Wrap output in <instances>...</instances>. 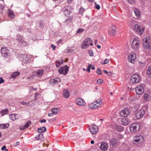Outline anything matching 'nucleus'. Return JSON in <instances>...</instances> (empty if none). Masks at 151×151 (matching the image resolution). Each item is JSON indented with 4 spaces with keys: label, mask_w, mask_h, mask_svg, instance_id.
<instances>
[{
    "label": "nucleus",
    "mask_w": 151,
    "mask_h": 151,
    "mask_svg": "<svg viewBox=\"0 0 151 151\" xmlns=\"http://www.w3.org/2000/svg\"><path fill=\"white\" fill-rule=\"evenodd\" d=\"M91 132L93 134L96 133L98 131V127L97 126L93 125L89 128Z\"/></svg>",
    "instance_id": "nucleus-14"
},
{
    "label": "nucleus",
    "mask_w": 151,
    "mask_h": 151,
    "mask_svg": "<svg viewBox=\"0 0 151 151\" xmlns=\"http://www.w3.org/2000/svg\"><path fill=\"white\" fill-rule=\"evenodd\" d=\"M84 31V29L82 28H79L78 29L77 31V33H81L83 32Z\"/></svg>",
    "instance_id": "nucleus-44"
},
{
    "label": "nucleus",
    "mask_w": 151,
    "mask_h": 151,
    "mask_svg": "<svg viewBox=\"0 0 151 151\" xmlns=\"http://www.w3.org/2000/svg\"><path fill=\"white\" fill-rule=\"evenodd\" d=\"M116 27L113 26L112 27V28L109 31V34L111 36H114L115 35L116 33Z\"/></svg>",
    "instance_id": "nucleus-20"
},
{
    "label": "nucleus",
    "mask_w": 151,
    "mask_h": 151,
    "mask_svg": "<svg viewBox=\"0 0 151 151\" xmlns=\"http://www.w3.org/2000/svg\"><path fill=\"white\" fill-rule=\"evenodd\" d=\"M93 44L92 41L90 38L86 39L82 43L81 45V47L83 49L87 48L89 46H92Z\"/></svg>",
    "instance_id": "nucleus-4"
},
{
    "label": "nucleus",
    "mask_w": 151,
    "mask_h": 151,
    "mask_svg": "<svg viewBox=\"0 0 151 151\" xmlns=\"http://www.w3.org/2000/svg\"><path fill=\"white\" fill-rule=\"evenodd\" d=\"M130 82L133 83H138L139 81V77L137 74H134L131 77Z\"/></svg>",
    "instance_id": "nucleus-9"
},
{
    "label": "nucleus",
    "mask_w": 151,
    "mask_h": 151,
    "mask_svg": "<svg viewBox=\"0 0 151 151\" xmlns=\"http://www.w3.org/2000/svg\"><path fill=\"white\" fill-rule=\"evenodd\" d=\"M58 109L57 108H52L51 109V111L54 114H56L58 112Z\"/></svg>",
    "instance_id": "nucleus-40"
},
{
    "label": "nucleus",
    "mask_w": 151,
    "mask_h": 151,
    "mask_svg": "<svg viewBox=\"0 0 151 151\" xmlns=\"http://www.w3.org/2000/svg\"><path fill=\"white\" fill-rule=\"evenodd\" d=\"M134 12L135 14V18H138L140 17L141 15L139 10L137 9H134Z\"/></svg>",
    "instance_id": "nucleus-24"
},
{
    "label": "nucleus",
    "mask_w": 151,
    "mask_h": 151,
    "mask_svg": "<svg viewBox=\"0 0 151 151\" xmlns=\"http://www.w3.org/2000/svg\"><path fill=\"white\" fill-rule=\"evenodd\" d=\"M91 64H89L88 65V66L87 69V71L88 72H90V68H91Z\"/></svg>",
    "instance_id": "nucleus-54"
},
{
    "label": "nucleus",
    "mask_w": 151,
    "mask_h": 151,
    "mask_svg": "<svg viewBox=\"0 0 151 151\" xmlns=\"http://www.w3.org/2000/svg\"><path fill=\"white\" fill-rule=\"evenodd\" d=\"M31 124V122L30 121H28L24 125V127L26 128H28Z\"/></svg>",
    "instance_id": "nucleus-43"
},
{
    "label": "nucleus",
    "mask_w": 151,
    "mask_h": 151,
    "mask_svg": "<svg viewBox=\"0 0 151 151\" xmlns=\"http://www.w3.org/2000/svg\"><path fill=\"white\" fill-rule=\"evenodd\" d=\"M8 15L9 17L12 19L14 18L15 15L12 11H9L8 12Z\"/></svg>",
    "instance_id": "nucleus-35"
},
{
    "label": "nucleus",
    "mask_w": 151,
    "mask_h": 151,
    "mask_svg": "<svg viewBox=\"0 0 151 151\" xmlns=\"http://www.w3.org/2000/svg\"><path fill=\"white\" fill-rule=\"evenodd\" d=\"M130 131L132 133L138 132L140 128V125L138 123H134L129 126Z\"/></svg>",
    "instance_id": "nucleus-5"
},
{
    "label": "nucleus",
    "mask_w": 151,
    "mask_h": 151,
    "mask_svg": "<svg viewBox=\"0 0 151 151\" xmlns=\"http://www.w3.org/2000/svg\"><path fill=\"white\" fill-rule=\"evenodd\" d=\"M109 60L108 59H106L104 61V63H102V64H106L109 63Z\"/></svg>",
    "instance_id": "nucleus-50"
},
{
    "label": "nucleus",
    "mask_w": 151,
    "mask_h": 151,
    "mask_svg": "<svg viewBox=\"0 0 151 151\" xmlns=\"http://www.w3.org/2000/svg\"><path fill=\"white\" fill-rule=\"evenodd\" d=\"M128 2L131 4H133L134 3V0H127Z\"/></svg>",
    "instance_id": "nucleus-51"
},
{
    "label": "nucleus",
    "mask_w": 151,
    "mask_h": 151,
    "mask_svg": "<svg viewBox=\"0 0 151 151\" xmlns=\"http://www.w3.org/2000/svg\"><path fill=\"white\" fill-rule=\"evenodd\" d=\"M131 111L127 108L122 109L120 112V114L123 117L127 116L130 114Z\"/></svg>",
    "instance_id": "nucleus-10"
},
{
    "label": "nucleus",
    "mask_w": 151,
    "mask_h": 151,
    "mask_svg": "<svg viewBox=\"0 0 151 151\" xmlns=\"http://www.w3.org/2000/svg\"><path fill=\"white\" fill-rule=\"evenodd\" d=\"M97 104L96 102L94 101L92 104H89L88 106L92 109H96L98 107L100 106H99Z\"/></svg>",
    "instance_id": "nucleus-22"
},
{
    "label": "nucleus",
    "mask_w": 151,
    "mask_h": 151,
    "mask_svg": "<svg viewBox=\"0 0 151 151\" xmlns=\"http://www.w3.org/2000/svg\"><path fill=\"white\" fill-rule=\"evenodd\" d=\"M63 96L65 98H68L70 96L69 91L68 89H65L64 90Z\"/></svg>",
    "instance_id": "nucleus-27"
},
{
    "label": "nucleus",
    "mask_w": 151,
    "mask_h": 151,
    "mask_svg": "<svg viewBox=\"0 0 151 151\" xmlns=\"http://www.w3.org/2000/svg\"><path fill=\"white\" fill-rule=\"evenodd\" d=\"M35 139L37 140H42L44 139V137L43 134H39L35 137Z\"/></svg>",
    "instance_id": "nucleus-30"
},
{
    "label": "nucleus",
    "mask_w": 151,
    "mask_h": 151,
    "mask_svg": "<svg viewBox=\"0 0 151 151\" xmlns=\"http://www.w3.org/2000/svg\"><path fill=\"white\" fill-rule=\"evenodd\" d=\"M35 90L36 91L37 88H35L32 87L31 86L30 88L29 91L30 92H31L33 91V90Z\"/></svg>",
    "instance_id": "nucleus-57"
},
{
    "label": "nucleus",
    "mask_w": 151,
    "mask_h": 151,
    "mask_svg": "<svg viewBox=\"0 0 151 151\" xmlns=\"http://www.w3.org/2000/svg\"><path fill=\"white\" fill-rule=\"evenodd\" d=\"M103 82V80L102 79H99L97 81V83L99 84H101Z\"/></svg>",
    "instance_id": "nucleus-46"
},
{
    "label": "nucleus",
    "mask_w": 151,
    "mask_h": 151,
    "mask_svg": "<svg viewBox=\"0 0 151 151\" xmlns=\"http://www.w3.org/2000/svg\"><path fill=\"white\" fill-rule=\"evenodd\" d=\"M4 80L2 78L0 77V83H4Z\"/></svg>",
    "instance_id": "nucleus-58"
},
{
    "label": "nucleus",
    "mask_w": 151,
    "mask_h": 151,
    "mask_svg": "<svg viewBox=\"0 0 151 151\" xmlns=\"http://www.w3.org/2000/svg\"><path fill=\"white\" fill-rule=\"evenodd\" d=\"M20 59L24 63H27L29 62V60L27 57V55H22L20 56Z\"/></svg>",
    "instance_id": "nucleus-17"
},
{
    "label": "nucleus",
    "mask_w": 151,
    "mask_h": 151,
    "mask_svg": "<svg viewBox=\"0 0 151 151\" xmlns=\"http://www.w3.org/2000/svg\"><path fill=\"white\" fill-rule=\"evenodd\" d=\"M54 114L53 112L52 113H49L48 114V116H52L53 114Z\"/></svg>",
    "instance_id": "nucleus-62"
},
{
    "label": "nucleus",
    "mask_w": 151,
    "mask_h": 151,
    "mask_svg": "<svg viewBox=\"0 0 151 151\" xmlns=\"http://www.w3.org/2000/svg\"><path fill=\"white\" fill-rule=\"evenodd\" d=\"M85 9L83 7H81L80 9V12L82 13L85 11Z\"/></svg>",
    "instance_id": "nucleus-55"
},
{
    "label": "nucleus",
    "mask_w": 151,
    "mask_h": 151,
    "mask_svg": "<svg viewBox=\"0 0 151 151\" xmlns=\"http://www.w3.org/2000/svg\"><path fill=\"white\" fill-rule=\"evenodd\" d=\"M88 52L89 55L90 56H93V53L92 50H89Z\"/></svg>",
    "instance_id": "nucleus-48"
},
{
    "label": "nucleus",
    "mask_w": 151,
    "mask_h": 151,
    "mask_svg": "<svg viewBox=\"0 0 151 151\" xmlns=\"http://www.w3.org/2000/svg\"><path fill=\"white\" fill-rule=\"evenodd\" d=\"M10 119L12 121H14L16 119H18L19 118V115L15 114H12L9 115Z\"/></svg>",
    "instance_id": "nucleus-21"
},
{
    "label": "nucleus",
    "mask_w": 151,
    "mask_h": 151,
    "mask_svg": "<svg viewBox=\"0 0 151 151\" xmlns=\"http://www.w3.org/2000/svg\"><path fill=\"white\" fill-rule=\"evenodd\" d=\"M51 46L53 50H55V49L56 46H54V45L52 44L51 45Z\"/></svg>",
    "instance_id": "nucleus-60"
},
{
    "label": "nucleus",
    "mask_w": 151,
    "mask_h": 151,
    "mask_svg": "<svg viewBox=\"0 0 151 151\" xmlns=\"http://www.w3.org/2000/svg\"><path fill=\"white\" fill-rule=\"evenodd\" d=\"M95 8H96L97 9H100V7L99 5L98 4H97L96 2H95Z\"/></svg>",
    "instance_id": "nucleus-47"
},
{
    "label": "nucleus",
    "mask_w": 151,
    "mask_h": 151,
    "mask_svg": "<svg viewBox=\"0 0 151 151\" xmlns=\"http://www.w3.org/2000/svg\"><path fill=\"white\" fill-rule=\"evenodd\" d=\"M19 142H17L15 144V145H14V146H17V145H19Z\"/></svg>",
    "instance_id": "nucleus-63"
},
{
    "label": "nucleus",
    "mask_w": 151,
    "mask_h": 151,
    "mask_svg": "<svg viewBox=\"0 0 151 151\" xmlns=\"http://www.w3.org/2000/svg\"><path fill=\"white\" fill-rule=\"evenodd\" d=\"M34 100H32V101H29V102H30V103L29 104V106H30L31 107H32L33 106L35 105L36 104V101H35V102H34Z\"/></svg>",
    "instance_id": "nucleus-42"
},
{
    "label": "nucleus",
    "mask_w": 151,
    "mask_h": 151,
    "mask_svg": "<svg viewBox=\"0 0 151 151\" xmlns=\"http://www.w3.org/2000/svg\"><path fill=\"white\" fill-rule=\"evenodd\" d=\"M39 93H38L37 92L35 94V99L36 100H37V99L38 98L37 96L39 95Z\"/></svg>",
    "instance_id": "nucleus-53"
},
{
    "label": "nucleus",
    "mask_w": 151,
    "mask_h": 151,
    "mask_svg": "<svg viewBox=\"0 0 151 151\" xmlns=\"http://www.w3.org/2000/svg\"><path fill=\"white\" fill-rule=\"evenodd\" d=\"M121 122L122 124L126 126L129 124L130 122L129 119L127 118H124L122 119Z\"/></svg>",
    "instance_id": "nucleus-16"
},
{
    "label": "nucleus",
    "mask_w": 151,
    "mask_h": 151,
    "mask_svg": "<svg viewBox=\"0 0 151 151\" xmlns=\"http://www.w3.org/2000/svg\"><path fill=\"white\" fill-rule=\"evenodd\" d=\"M6 148V147L5 145L3 146L1 148V150L3 151Z\"/></svg>",
    "instance_id": "nucleus-61"
},
{
    "label": "nucleus",
    "mask_w": 151,
    "mask_h": 151,
    "mask_svg": "<svg viewBox=\"0 0 151 151\" xmlns=\"http://www.w3.org/2000/svg\"><path fill=\"white\" fill-rule=\"evenodd\" d=\"M100 148L101 150L105 151L107 150L108 145L105 142H102L101 143Z\"/></svg>",
    "instance_id": "nucleus-18"
},
{
    "label": "nucleus",
    "mask_w": 151,
    "mask_h": 151,
    "mask_svg": "<svg viewBox=\"0 0 151 151\" xmlns=\"http://www.w3.org/2000/svg\"><path fill=\"white\" fill-rule=\"evenodd\" d=\"M143 137L140 135L137 134L134 137L132 142L134 144H135V142L139 143H141L143 142Z\"/></svg>",
    "instance_id": "nucleus-7"
},
{
    "label": "nucleus",
    "mask_w": 151,
    "mask_h": 151,
    "mask_svg": "<svg viewBox=\"0 0 151 151\" xmlns=\"http://www.w3.org/2000/svg\"><path fill=\"white\" fill-rule=\"evenodd\" d=\"M144 42L143 46L147 50L150 49L151 46V38L149 37H147L143 39Z\"/></svg>",
    "instance_id": "nucleus-3"
},
{
    "label": "nucleus",
    "mask_w": 151,
    "mask_h": 151,
    "mask_svg": "<svg viewBox=\"0 0 151 151\" xmlns=\"http://www.w3.org/2000/svg\"><path fill=\"white\" fill-rule=\"evenodd\" d=\"M30 103V102H28L27 103H26L25 102L23 101V102H21V104H22V105H26V106H29V104Z\"/></svg>",
    "instance_id": "nucleus-49"
},
{
    "label": "nucleus",
    "mask_w": 151,
    "mask_h": 151,
    "mask_svg": "<svg viewBox=\"0 0 151 151\" xmlns=\"http://www.w3.org/2000/svg\"><path fill=\"white\" fill-rule=\"evenodd\" d=\"M9 110L7 109H6L4 110H1V114H2V116H3L4 115L7 114Z\"/></svg>",
    "instance_id": "nucleus-37"
},
{
    "label": "nucleus",
    "mask_w": 151,
    "mask_h": 151,
    "mask_svg": "<svg viewBox=\"0 0 151 151\" xmlns=\"http://www.w3.org/2000/svg\"><path fill=\"white\" fill-rule=\"evenodd\" d=\"M144 99L146 101H149L150 99V96L147 94H145L144 96Z\"/></svg>",
    "instance_id": "nucleus-38"
},
{
    "label": "nucleus",
    "mask_w": 151,
    "mask_h": 151,
    "mask_svg": "<svg viewBox=\"0 0 151 151\" xmlns=\"http://www.w3.org/2000/svg\"><path fill=\"white\" fill-rule=\"evenodd\" d=\"M9 125V124H0V129H3L7 128Z\"/></svg>",
    "instance_id": "nucleus-29"
},
{
    "label": "nucleus",
    "mask_w": 151,
    "mask_h": 151,
    "mask_svg": "<svg viewBox=\"0 0 151 151\" xmlns=\"http://www.w3.org/2000/svg\"><path fill=\"white\" fill-rule=\"evenodd\" d=\"M117 142V139L113 138L111 139L110 141V145H111L113 146H115L116 145Z\"/></svg>",
    "instance_id": "nucleus-23"
},
{
    "label": "nucleus",
    "mask_w": 151,
    "mask_h": 151,
    "mask_svg": "<svg viewBox=\"0 0 151 151\" xmlns=\"http://www.w3.org/2000/svg\"><path fill=\"white\" fill-rule=\"evenodd\" d=\"M116 129L119 132H121L124 130L123 128L121 125H117L115 127Z\"/></svg>",
    "instance_id": "nucleus-36"
},
{
    "label": "nucleus",
    "mask_w": 151,
    "mask_h": 151,
    "mask_svg": "<svg viewBox=\"0 0 151 151\" xmlns=\"http://www.w3.org/2000/svg\"><path fill=\"white\" fill-rule=\"evenodd\" d=\"M63 11L64 15L65 16H68L70 14V11L68 9L67 7L64 8L63 9Z\"/></svg>",
    "instance_id": "nucleus-34"
},
{
    "label": "nucleus",
    "mask_w": 151,
    "mask_h": 151,
    "mask_svg": "<svg viewBox=\"0 0 151 151\" xmlns=\"http://www.w3.org/2000/svg\"><path fill=\"white\" fill-rule=\"evenodd\" d=\"M69 70V67L67 65L63 67H61L58 69L59 73L61 75H65L68 73Z\"/></svg>",
    "instance_id": "nucleus-8"
},
{
    "label": "nucleus",
    "mask_w": 151,
    "mask_h": 151,
    "mask_svg": "<svg viewBox=\"0 0 151 151\" xmlns=\"http://www.w3.org/2000/svg\"><path fill=\"white\" fill-rule=\"evenodd\" d=\"M144 89L141 85L137 86L135 88V91L136 94L138 95H140L143 92Z\"/></svg>",
    "instance_id": "nucleus-13"
},
{
    "label": "nucleus",
    "mask_w": 151,
    "mask_h": 151,
    "mask_svg": "<svg viewBox=\"0 0 151 151\" xmlns=\"http://www.w3.org/2000/svg\"><path fill=\"white\" fill-rule=\"evenodd\" d=\"M101 99H98L95 102H96L97 103V104L99 106H101L102 104Z\"/></svg>",
    "instance_id": "nucleus-41"
},
{
    "label": "nucleus",
    "mask_w": 151,
    "mask_h": 151,
    "mask_svg": "<svg viewBox=\"0 0 151 151\" xmlns=\"http://www.w3.org/2000/svg\"><path fill=\"white\" fill-rule=\"evenodd\" d=\"M76 102L78 105L81 106H83L86 104L84 101L80 98H76Z\"/></svg>",
    "instance_id": "nucleus-15"
},
{
    "label": "nucleus",
    "mask_w": 151,
    "mask_h": 151,
    "mask_svg": "<svg viewBox=\"0 0 151 151\" xmlns=\"http://www.w3.org/2000/svg\"><path fill=\"white\" fill-rule=\"evenodd\" d=\"M147 109V106H143L141 109L136 113L135 115L136 117L138 119L141 118L144 115Z\"/></svg>",
    "instance_id": "nucleus-1"
},
{
    "label": "nucleus",
    "mask_w": 151,
    "mask_h": 151,
    "mask_svg": "<svg viewBox=\"0 0 151 151\" xmlns=\"http://www.w3.org/2000/svg\"><path fill=\"white\" fill-rule=\"evenodd\" d=\"M46 130V127H41L39 128H38L37 129V131L39 133H41L45 132Z\"/></svg>",
    "instance_id": "nucleus-31"
},
{
    "label": "nucleus",
    "mask_w": 151,
    "mask_h": 151,
    "mask_svg": "<svg viewBox=\"0 0 151 151\" xmlns=\"http://www.w3.org/2000/svg\"><path fill=\"white\" fill-rule=\"evenodd\" d=\"M40 122L41 123H46V120L43 119L42 120H40Z\"/></svg>",
    "instance_id": "nucleus-59"
},
{
    "label": "nucleus",
    "mask_w": 151,
    "mask_h": 151,
    "mask_svg": "<svg viewBox=\"0 0 151 151\" xmlns=\"http://www.w3.org/2000/svg\"><path fill=\"white\" fill-rule=\"evenodd\" d=\"M147 73L150 77H151V67L149 66L147 70Z\"/></svg>",
    "instance_id": "nucleus-39"
},
{
    "label": "nucleus",
    "mask_w": 151,
    "mask_h": 151,
    "mask_svg": "<svg viewBox=\"0 0 151 151\" xmlns=\"http://www.w3.org/2000/svg\"><path fill=\"white\" fill-rule=\"evenodd\" d=\"M63 59L61 60H58L55 62V65L56 67H58L63 63Z\"/></svg>",
    "instance_id": "nucleus-32"
},
{
    "label": "nucleus",
    "mask_w": 151,
    "mask_h": 151,
    "mask_svg": "<svg viewBox=\"0 0 151 151\" xmlns=\"http://www.w3.org/2000/svg\"><path fill=\"white\" fill-rule=\"evenodd\" d=\"M1 52L2 55L5 58L7 57L9 54V51L7 49L6 47H3L1 49Z\"/></svg>",
    "instance_id": "nucleus-12"
},
{
    "label": "nucleus",
    "mask_w": 151,
    "mask_h": 151,
    "mask_svg": "<svg viewBox=\"0 0 151 151\" xmlns=\"http://www.w3.org/2000/svg\"><path fill=\"white\" fill-rule=\"evenodd\" d=\"M130 148L125 143H123L121 146V151H129Z\"/></svg>",
    "instance_id": "nucleus-19"
},
{
    "label": "nucleus",
    "mask_w": 151,
    "mask_h": 151,
    "mask_svg": "<svg viewBox=\"0 0 151 151\" xmlns=\"http://www.w3.org/2000/svg\"><path fill=\"white\" fill-rule=\"evenodd\" d=\"M17 40L19 43H23L24 42L23 37L20 35H16Z\"/></svg>",
    "instance_id": "nucleus-25"
},
{
    "label": "nucleus",
    "mask_w": 151,
    "mask_h": 151,
    "mask_svg": "<svg viewBox=\"0 0 151 151\" xmlns=\"http://www.w3.org/2000/svg\"><path fill=\"white\" fill-rule=\"evenodd\" d=\"M134 32L140 35H142L144 32L145 28L144 27H141L138 24H135L133 28Z\"/></svg>",
    "instance_id": "nucleus-2"
},
{
    "label": "nucleus",
    "mask_w": 151,
    "mask_h": 151,
    "mask_svg": "<svg viewBox=\"0 0 151 151\" xmlns=\"http://www.w3.org/2000/svg\"><path fill=\"white\" fill-rule=\"evenodd\" d=\"M140 47V43L136 38H134L132 43V47L135 50H138Z\"/></svg>",
    "instance_id": "nucleus-6"
},
{
    "label": "nucleus",
    "mask_w": 151,
    "mask_h": 151,
    "mask_svg": "<svg viewBox=\"0 0 151 151\" xmlns=\"http://www.w3.org/2000/svg\"><path fill=\"white\" fill-rule=\"evenodd\" d=\"M129 61L132 63H134L136 58V54L133 52L131 53L128 56Z\"/></svg>",
    "instance_id": "nucleus-11"
},
{
    "label": "nucleus",
    "mask_w": 151,
    "mask_h": 151,
    "mask_svg": "<svg viewBox=\"0 0 151 151\" xmlns=\"http://www.w3.org/2000/svg\"><path fill=\"white\" fill-rule=\"evenodd\" d=\"M73 52V50L71 49H67L65 51V52L67 53H71L72 52Z\"/></svg>",
    "instance_id": "nucleus-45"
},
{
    "label": "nucleus",
    "mask_w": 151,
    "mask_h": 151,
    "mask_svg": "<svg viewBox=\"0 0 151 151\" xmlns=\"http://www.w3.org/2000/svg\"><path fill=\"white\" fill-rule=\"evenodd\" d=\"M20 73V72H13L11 74V77L12 78H15L17 76H19Z\"/></svg>",
    "instance_id": "nucleus-33"
},
{
    "label": "nucleus",
    "mask_w": 151,
    "mask_h": 151,
    "mask_svg": "<svg viewBox=\"0 0 151 151\" xmlns=\"http://www.w3.org/2000/svg\"><path fill=\"white\" fill-rule=\"evenodd\" d=\"M60 78H56L55 79H52L50 80V82L53 83L54 84H55L58 82H60Z\"/></svg>",
    "instance_id": "nucleus-28"
},
{
    "label": "nucleus",
    "mask_w": 151,
    "mask_h": 151,
    "mask_svg": "<svg viewBox=\"0 0 151 151\" xmlns=\"http://www.w3.org/2000/svg\"><path fill=\"white\" fill-rule=\"evenodd\" d=\"M96 73L99 75L101 74V72L99 68H98L97 69L96 71Z\"/></svg>",
    "instance_id": "nucleus-56"
},
{
    "label": "nucleus",
    "mask_w": 151,
    "mask_h": 151,
    "mask_svg": "<svg viewBox=\"0 0 151 151\" xmlns=\"http://www.w3.org/2000/svg\"><path fill=\"white\" fill-rule=\"evenodd\" d=\"M27 128L26 127H24V126H21L19 128V129L21 131L24 130L25 129Z\"/></svg>",
    "instance_id": "nucleus-52"
},
{
    "label": "nucleus",
    "mask_w": 151,
    "mask_h": 151,
    "mask_svg": "<svg viewBox=\"0 0 151 151\" xmlns=\"http://www.w3.org/2000/svg\"><path fill=\"white\" fill-rule=\"evenodd\" d=\"M69 20V19H67L65 20V23H67V22H68Z\"/></svg>",
    "instance_id": "nucleus-64"
},
{
    "label": "nucleus",
    "mask_w": 151,
    "mask_h": 151,
    "mask_svg": "<svg viewBox=\"0 0 151 151\" xmlns=\"http://www.w3.org/2000/svg\"><path fill=\"white\" fill-rule=\"evenodd\" d=\"M44 73V70L42 69L37 70L36 72L37 76L40 78L41 77Z\"/></svg>",
    "instance_id": "nucleus-26"
}]
</instances>
